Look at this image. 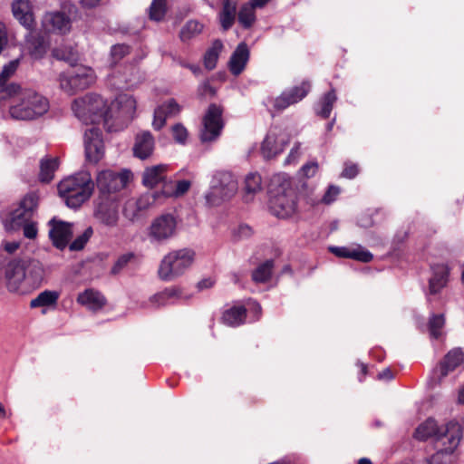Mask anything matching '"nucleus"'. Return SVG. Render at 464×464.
Listing matches in <instances>:
<instances>
[{
  "instance_id": "1",
  "label": "nucleus",
  "mask_w": 464,
  "mask_h": 464,
  "mask_svg": "<svg viewBox=\"0 0 464 464\" xmlns=\"http://www.w3.org/2000/svg\"><path fill=\"white\" fill-rule=\"evenodd\" d=\"M72 110L76 118L85 124L104 125L111 130L112 121L124 122L130 121L136 110V101L129 94L122 93L113 102L97 93H87L75 99Z\"/></svg>"
},
{
  "instance_id": "2",
  "label": "nucleus",
  "mask_w": 464,
  "mask_h": 464,
  "mask_svg": "<svg viewBox=\"0 0 464 464\" xmlns=\"http://www.w3.org/2000/svg\"><path fill=\"white\" fill-rule=\"evenodd\" d=\"M44 277V264L34 258H14L4 268V285L11 293H30L41 286Z\"/></svg>"
},
{
  "instance_id": "3",
  "label": "nucleus",
  "mask_w": 464,
  "mask_h": 464,
  "mask_svg": "<svg viewBox=\"0 0 464 464\" xmlns=\"http://www.w3.org/2000/svg\"><path fill=\"white\" fill-rule=\"evenodd\" d=\"M5 107H8L11 118L31 121L48 111L49 102L35 90L20 86L19 92L14 96L0 101V110Z\"/></svg>"
},
{
  "instance_id": "4",
  "label": "nucleus",
  "mask_w": 464,
  "mask_h": 464,
  "mask_svg": "<svg viewBox=\"0 0 464 464\" xmlns=\"http://www.w3.org/2000/svg\"><path fill=\"white\" fill-rule=\"evenodd\" d=\"M93 188L91 174L81 171L61 180L58 193L69 208H77L91 198Z\"/></svg>"
},
{
  "instance_id": "5",
  "label": "nucleus",
  "mask_w": 464,
  "mask_h": 464,
  "mask_svg": "<svg viewBox=\"0 0 464 464\" xmlns=\"http://www.w3.org/2000/svg\"><path fill=\"white\" fill-rule=\"evenodd\" d=\"M269 193V209L274 216L286 218L295 212V195L287 177L284 175L275 176L271 182Z\"/></svg>"
},
{
  "instance_id": "6",
  "label": "nucleus",
  "mask_w": 464,
  "mask_h": 464,
  "mask_svg": "<svg viewBox=\"0 0 464 464\" xmlns=\"http://www.w3.org/2000/svg\"><path fill=\"white\" fill-rule=\"evenodd\" d=\"M238 190V182L229 171H217L211 179L208 191L205 194L209 207L219 206L230 200Z\"/></svg>"
},
{
  "instance_id": "7",
  "label": "nucleus",
  "mask_w": 464,
  "mask_h": 464,
  "mask_svg": "<svg viewBox=\"0 0 464 464\" xmlns=\"http://www.w3.org/2000/svg\"><path fill=\"white\" fill-rule=\"evenodd\" d=\"M195 253L191 249L182 248L168 253L161 260L159 276L164 281H171L180 276L193 264Z\"/></svg>"
},
{
  "instance_id": "8",
  "label": "nucleus",
  "mask_w": 464,
  "mask_h": 464,
  "mask_svg": "<svg viewBox=\"0 0 464 464\" xmlns=\"http://www.w3.org/2000/svg\"><path fill=\"white\" fill-rule=\"evenodd\" d=\"M95 81L96 74L94 71L84 65L75 66L69 72H62L58 76L61 90L70 95L91 87Z\"/></svg>"
},
{
  "instance_id": "9",
  "label": "nucleus",
  "mask_w": 464,
  "mask_h": 464,
  "mask_svg": "<svg viewBox=\"0 0 464 464\" xmlns=\"http://www.w3.org/2000/svg\"><path fill=\"white\" fill-rule=\"evenodd\" d=\"M178 234V220L172 214H162L152 219L147 230L150 242L162 245Z\"/></svg>"
},
{
  "instance_id": "10",
  "label": "nucleus",
  "mask_w": 464,
  "mask_h": 464,
  "mask_svg": "<svg viewBox=\"0 0 464 464\" xmlns=\"http://www.w3.org/2000/svg\"><path fill=\"white\" fill-rule=\"evenodd\" d=\"M463 433L462 426L458 422L451 420L446 424L444 435L447 440L440 441L442 447L437 450L430 459H427L428 464H448L450 456L458 448Z\"/></svg>"
},
{
  "instance_id": "11",
  "label": "nucleus",
  "mask_w": 464,
  "mask_h": 464,
  "mask_svg": "<svg viewBox=\"0 0 464 464\" xmlns=\"http://www.w3.org/2000/svg\"><path fill=\"white\" fill-rule=\"evenodd\" d=\"M222 110L216 104H210L202 120L199 138L202 142L216 140L223 129Z\"/></svg>"
},
{
  "instance_id": "12",
  "label": "nucleus",
  "mask_w": 464,
  "mask_h": 464,
  "mask_svg": "<svg viewBox=\"0 0 464 464\" xmlns=\"http://www.w3.org/2000/svg\"><path fill=\"white\" fill-rule=\"evenodd\" d=\"M72 27V19L63 11L46 12L41 20V32L44 34L66 35Z\"/></svg>"
},
{
  "instance_id": "13",
  "label": "nucleus",
  "mask_w": 464,
  "mask_h": 464,
  "mask_svg": "<svg viewBox=\"0 0 464 464\" xmlns=\"http://www.w3.org/2000/svg\"><path fill=\"white\" fill-rule=\"evenodd\" d=\"M38 198L34 194L26 195L19 206L11 213L9 223L5 224L6 229H15L22 224L30 221L36 209Z\"/></svg>"
},
{
  "instance_id": "14",
  "label": "nucleus",
  "mask_w": 464,
  "mask_h": 464,
  "mask_svg": "<svg viewBox=\"0 0 464 464\" xmlns=\"http://www.w3.org/2000/svg\"><path fill=\"white\" fill-rule=\"evenodd\" d=\"M85 157L89 162L97 163L104 156L105 149L102 132L98 128L92 127L84 132Z\"/></svg>"
},
{
  "instance_id": "15",
  "label": "nucleus",
  "mask_w": 464,
  "mask_h": 464,
  "mask_svg": "<svg viewBox=\"0 0 464 464\" xmlns=\"http://www.w3.org/2000/svg\"><path fill=\"white\" fill-rule=\"evenodd\" d=\"M128 181L125 173H116L112 170H102L98 173L96 184L103 195L115 193L123 188Z\"/></svg>"
},
{
  "instance_id": "16",
  "label": "nucleus",
  "mask_w": 464,
  "mask_h": 464,
  "mask_svg": "<svg viewBox=\"0 0 464 464\" xmlns=\"http://www.w3.org/2000/svg\"><path fill=\"white\" fill-rule=\"evenodd\" d=\"M20 64L19 59L10 61L5 64L0 72V101L14 96L20 90V84L14 82H9Z\"/></svg>"
},
{
  "instance_id": "17",
  "label": "nucleus",
  "mask_w": 464,
  "mask_h": 464,
  "mask_svg": "<svg viewBox=\"0 0 464 464\" xmlns=\"http://www.w3.org/2000/svg\"><path fill=\"white\" fill-rule=\"evenodd\" d=\"M288 142L289 139L285 133L276 129L270 130L262 142L261 153L265 159H272L281 153Z\"/></svg>"
},
{
  "instance_id": "18",
  "label": "nucleus",
  "mask_w": 464,
  "mask_h": 464,
  "mask_svg": "<svg viewBox=\"0 0 464 464\" xmlns=\"http://www.w3.org/2000/svg\"><path fill=\"white\" fill-rule=\"evenodd\" d=\"M94 218L101 224L113 227L119 221V206L113 199H102L95 207Z\"/></svg>"
},
{
  "instance_id": "19",
  "label": "nucleus",
  "mask_w": 464,
  "mask_h": 464,
  "mask_svg": "<svg viewBox=\"0 0 464 464\" xmlns=\"http://www.w3.org/2000/svg\"><path fill=\"white\" fill-rule=\"evenodd\" d=\"M49 226V237L53 246L58 249H64L72 237V224L52 218Z\"/></svg>"
},
{
  "instance_id": "20",
  "label": "nucleus",
  "mask_w": 464,
  "mask_h": 464,
  "mask_svg": "<svg viewBox=\"0 0 464 464\" xmlns=\"http://www.w3.org/2000/svg\"><path fill=\"white\" fill-rule=\"evenodd\" d=\"M464 362V354L460 349L450 351L443 361L432 372V382H440L448 373L460 366Z\"/></svg>"
},
{
  "instance_id": "21",
  "label": "nucleus",
  "mask_w": 464,
  "mask_h": 464,
  "mask_svg": "<svg viewBox=\"0 0 464 464\" xmlns=\"http://www.w3.org/2000/svg\"><path fill=\"white\" fill-rule=\"evenodd\" d=\"M156 197H158V194L153 196L150 193H147L139 198L128 199L123 207L124 217L130 221L136 220L143 211L155 203Z\"/></svg>"
},
{
  "instance_id": "22",
  "label": "nucleus",
  "mask_w": 464,
  "mask_h": 464,
  "mask_svg": "<svg viewBox=\"0 0 464 464\" xmlns=\"http://www.w3.org/2000/svg\"><path fill=\"white\" fill-rule=\"evenodd\" d=\"M181 111V106L174 100L169 99L155 109L152 121L155 130H160L168 118L175 117Z\"/></svg>"
},
{
  "instance_id": "23",
  "label": "nucleus",
  "mask_w": 464,
  "mask_h": 464,
  "mask_svg": "<svg viewBox=\"0 0 464 464\" xmlns=\"http://www.w3.org/2000/svg\"><path fill=\"white\" fill-rule=\"evenodd\" d=\"M14 18L28 30L34 28L35 21L29 0H14L12 4Z\"/></svg>"
},
{
  "instance_id": "24",
  "label": "nucleus",
  "mask_w": 464,
  "mask_h": 464,
  "mask_svg": "<svg viewBox=\"0 0 464 464\" xmlns=\"http://www.w3.org/2000/svg\"><path fill=\"white\" fill-rule=\"evenodd\" d=\"M188 298V296L185 295L179 287L172 286L153 295L149 302L153 307H161L177 304L179 301Z\"/></svg>"
},
{
  "instance_id": "25",
  "label": "nucleus",
  "mask_w": 464,
  "mask_h": 464,
  "mask_svg": "<svg viewBox=\"0 0 464 464\" xmlns=\"http://www.w3.org/2000/svg\"><path fill=\"white\" fill-rule=\"evenodd\" d=\"M445 430L446 426L439 427L435 420L428 419L418 426L414 437L419 440H426L429 438L434 437L437 441L440 442L447 440V437L444 435Z\"/></svg>"
},
{
  "instance_id": "26",
  "label": "nucleus",
  "mask_w": 464,
  "mask_h": 464,
  "mask_svg": "<svg viewBox=\"0 0 464 464\" xmlns=\"http://www.w3.org/2000/svg\"><path fill=\"white\" fill-rule=\"evenodd\" d=\"M432 276L429 281V295H437L445 287L448 281L449 268L444 264H437L431 266Z\"/></svg>"
},
{
  "instance_id": "27",
  "label": "nucleus",
  "mask_w": 464,
  "mask_h": 464,
  "mask_svg": "<svg viewBox=\"0 0 464 464\" xmlns=\"http://www.w3.org/2000/svg\"><path fill=\"white\" fill-rule=\"evenodd\" d=\"M249 59V50L245 43L237 45L232 53L228 65L229 70L234 75H239L246 68Z\"/></svg>"
},
{
  "instance_id": "28",
  "label": "nucleus",
  "mask_w": 464,
  "mask_h": 464,
  "mask_svg": "<svg viewBox=\"0 0 464 464\" xmlns=\"http://www.w3.org/2000/svg\"><path fill=\"white\" fill-rule=\"evenodd\" d=\"M153 150L154 139L150 132L143 131L137 134L133 147V152L137 158L145 160L152 154Z\"/></svg>"
},
{
  "instance_id": "29",
  "label": "nucleus",
  "mask_w": 464,
  "mask_h": 464,
  "mask_svg": "<svg viewBox=\"0 0 464 464\" xmlns=\"http://www.w3.org/2000/svg\"><path fill=\"white\" fill-rule=\"evenodd\" d=\"M77 302L89 310L97 311L105 305L106 299L99 291L90 288L78 295Z\"/></svg>"
},
{
  "instance_id": "30",
  "label": "nucleus",
  "mask_w": 464,
  "mask_h": 464,
  "mask_svg": "<svg viewBox=\"0 0 464 464\" xmlns=\"http://www.w3.org/2000/svg\"><path fill=\"white\" fill-rule=\"evenodd\" d=\"M329 251L338 257L352 258L365 263L372 259V255L362 247L329 246Z\"/></svg>"
},
{
  "instance_id": "31",
  "label": "nucleus",
  "mask_w": 464,
  "mask_h": 464,
  "mask_svg": "<svg viewBox=\"0 0 464 464\" xmlns=\"http://www.w3.org/2000/svg\"><path fill=\"white\" fill-rule=\"evenodd\" d=\"M167 169L168 166L165 164L146 168L142 174V184L146 187L153 188L160 182H163Z\"/></svg>"
},
{
  "instance_id": "32",
  "label": "nucleus",
  "mask_w": 464,
  "mask_h": 464,
  "mask_svg": "<svg viewBox=\"0 0 464 464\" xmlns=\"http://www.w3.org/2000/svg\"><path fill=\"white\" fill-rule=\"evenodd\" d=\"M59 167V159L54 157H45L40 161L39 179L42 182H50L54 176V172Z\"/></svg>"
},
{
  "instance_id": "33",
  "label": "nucleus",
  "mask_w": 464,
  "mask_h": 464,
  "mask_svg": "<svg viewBox=\"0 0 464 464\" xmlns=\"http://www.w3.org/2000/svg\"><path fill=\"white\" fill-rule=\"evenodd\" d=\"M246 309L244 306H233L223 313V323L228 326H238L244 323Z\"/></svg>"
},
{
  "instance_id": "34",
  "label": "nucleus",
  "mask_w": 464,
  "mask_h": 464,
  "mask_svg": "<svg viewBox=\"0 0 464 464\" xmlns=\"http://www.w3.org/2000/svg\"><path fill=\"white\" fill-rule=\"evenodd\" d=\"M237 9V1H224L222 11L219 14V22L224 30H228L234 24Z\"/></svg>"
},
{
  "instance_id": "35",
  "label": "nucleus",
  "mask_w": 464,
  "mask_h": 464,
  "mask_svg": "<svg viewBox=\"0 0 464 464\" xmlns=\"http://www.w3.org/2000/svg\"><path fill=\"white\" fill-rule=\"evenodd\" d=\"M246 200H250L251 197L262 189V178L257 172L248 173L245 178Z\"/></svg>"
},
{
  "instance_id": "36",
  "label": "nucleus",
  "mask_w": 464,
  "mask_h": 464,
  "mask_svg": "<svg viewBox=\"0 0 464 464\" xmlns=\"http://www.w3.org/2000/svg\"><path fill=\"white\" fill-rule=\"evenodd\" d=\"M336 100L337 97L334 90L325 93L317 103L316 113L324 119L328 118Z\"/></svg>"
},
{
  "instance_id": "37",
  "label": "nucleus",
  "mask_w": 464,
  "mask_h": 464,
  "mask_svg": "<svg viewBox=\"0 0 464 464\" xmlns=\"http://www.w3.org/2000/svg\"><path fill=\"white\" fill-rule=\"evenodd\" d=\"M223 50V44L220 40L213 42L204 55V65L208 70H213L218 63L219 53Z\"/></svg>"
},
{
  "instance_id": "38",
  "label": "nucleus",
  "mask_w": 464,
  "mask_h": 464,
  "mask_svg": "<svg viewBox=\"0 0 464 464\" xmlns=\"http://www.w3.org/2000/svg\"><path fill=\"white\" fill-rule=\"evenodd\" d=\"M58 298L59 295L57 292L45 290L31 300L30 306L32 308L50 306L55 304Z\"/></svg>"
},
{
  "instance_id": "39",
  "label": "nucleus",
  "mask_w": 464,
  "mask_h": 464,
  "mask_svg": "<svg viewBox=\"0 0 464 464\" xmlns=\"http://www.w3.org/2000/svg\"><path fill=\"white\" fill-rule=\"evenodd\" d=\"M204 25L197 20H189L181 28L179 36L181 41L187 42L200 34Z\"/></svg>"
},
{
  "instance_id": "40",
  "label": "nucleus",
  "mask_w": 464,
  "mask_h": 464,
  "mask_svg": "<svg viewBox=\"0 0 464 464\" xmlns=\"http://www.w3.org/2000/svg\"><path fill=\"white\" fill-rule=\"evenodd\" d=\"M255 7L249 3L242 5L238 12V22L245 28H249L256 21Z\"/></svg>"
},
{
  "instance_id": "41",
  "label": "nucleus",
  "mask_w": 464,
  "mask_h": 464,
  "mask_svg": "<svg viewBox=\"0 0 464 464\" xmlns=\"http://www.w3.org/2000/svg\"><path fill=\"white\" fill-rule=\"evenodd\" d=\"M272 270L273 262L266 261L253 271L252 278L256 283H265L271 277Z\"/></svg>"
},
{
  "instance_id": "42",
  "label": "nucleus",
  "mask_w": 464,
  "mask_h": 464,
  "mask_svg": "<svg viewBox=\"0 0 464 464\" xmlns=\"http://www.w3.org/2000/svg\"><path fill=\"white\" fill-rule=\"evenodd\" d=\"M445 325V317L443 314H431L429 319V331L433 338H439Z\"/></svg>"
},
{
  "instance_id": "43",
  "label": "nucleus",
  "mask_w": 464,
  "mask_h": 464,
  "mask_svg": "<svg viewBox=\"0 0 464 464\" xmlns=\"http://www.w3.org/2000/svg\"><path fill=\"white\" fill-rule=\"evenodd\" d=\"M310 84L307 82H303L298 86H294L285 90V92L290 96L295 103L302 101L309 92Z\"/></svg>"
},
{
  "instance_id": "44",
  "label": "nucleus",
  "mask_w": 464,
  "mask_h": 464,
  "mask_svg": "<svg viewBox=\"0 0 464 464\" xmlns=\"http://www.w3.org/2000/svg\"><path fill=\"white\" fill-rule=\"evenodd\" d=\"M53 55L58 60L65 61L70 64L75 63L78 59L77 52L71 46L65 48H54Z\"/></svg>"
},
{
  "instance_id": "45",
  "label": "nucleus",
  "mask_w": 464,
  "mask_h": 464,
  "mask_svg": "<svg viewBox=\"0 0 464 464\" xmlns=\"http://www.w3.org/2000/svg\"><path fill=\"white\" fill-rule=\"evenodd\" d=\"M167 0H153L150 6V18L154 21H160L167 11Z\"/></svg>"
},
{
  "instance_id": "46",
  "label": "nucleus",
  "mask_w": 464,
  "mask_h": 464,
  "mask_svg": "<svg viewBox=\"0 0 464 464\" xmlns=\"http://www.w3.org/2000/svg\"><path fill=\"white\" fill-rule=\"evenodd\" d=\"M93 234L92 227H88L82 235L77 237L69 246L70 250H82Z\"/></svg>"
},
{
  "instance_id": "47",
  "label": "nucleus",
  "mask_w": 464,
  "mask_h": 464,
  "mask_svg": "<svg viewBox=\"0 0 464 464\" xmlns=\"http://www.w3.org/2000/svg\"><path fill=\"white\" fill-rule=\"evenodd\" d=\"M158 194V197L155 198L156 201H161L165 198H174V187L173 180H165L162 182V187L160 191H157L154 193H150V195L155 196Z\"/></svg>"
},
{
  "instance_id": "48",
  "label": "nucleus",
  "mask_w": 464,
  "mask_h": 464,
  "mask_svg": "<svg viewBox=\"0 0 464 464\" xmlns=\"http://www.w3.org/2000/svg\"><path fill=\"white\" fill-rule=\"evenodd\" d=\"M270 102L273 108L276 111H283L290 105L295 104L285 91H284L279 96L272 99Z\"/></svg>"
},
{
  "instance_id": "49",
  "label": "nucleus",
  "mask_w": 464,
  "mask_h": 464,
  "mask_svg": "<svg viewBox=\"0 0 464 464\" xmlns=\"http://www.w3.org/2000/svg\"><path fill=\"white\" fill-rule=\"evenodd\" d=\"M172 137L176 142L179 144H185L188 138V132L186 127L181 123H177L171 128Z\"/></svg>"
},
{
  "instance_id": "50",
  "label": "nucleus",
  "mask_w": 464,
  "mask_h": 464,
  "mask_svg": "<svg viewBox=\"0 0 464 464\" xmlns=\"http://www.w3.org/2000/svg\"><path fill=\"white\" fill-rule=\"evenodd\" d=\"M174 198L184 196L190 188L191 182L188 179L173 180Z\"/></svg>"
},
{
  "instance_id": "51",
  "label": "nucleus",
  "mask_w": 464,
  "mask_h": 464,
  "mask_svg": "<svg viewBox=\"0 0 464 464\" xmlns=\"http://www.w3.org/2000/svg\"><path fill=\"white\" fill-rule=\"evenodd\" d=\"M134 254L132 253H125L118 257L114 266L111 268V272L113 274L120 273L127 265L134 259Z\"/></svg>"
},
{
  "instance_id": "52",
  "label": "nucleus",
  "mask_w": 464,
  "mask_h": 464,
  "mask_svg": "<svg viewBox=\"0 0 464 464\" xmlns=\"http://www.w3.org/2000/svg\"><path fill=\"white\" fill-rule=\"evenodd\" d=\"M251 235L252 229L246 224L239 225L232 230V236L235 240L248 238Z\"/></svg>"
},
{
  "instance_id": "53",
  "label": "nucleus",
  "mask_w": 464,
  "mask_h": 464,
  "mask_svg": "<svg viewBox=\"0 0 464 464\" xmlns=\"http://www.w3.org/2000/svg\"><path fill=\"white\" fill-rule=\"evenodd\" d=\"M301 156V145L300 143H296L290 150L288 156L285 160V165H292L296 164L298 159Z\"/></svg>"
},
{
  "instance_id": "54",
  "label": "nucleus",
  "mask_w": 464,
  "mask_h": 464,
  "mask_svg": "<svg viewBox=\"0 0 464 464\" xmlns=\"http://www.w3.org/2000/svg\"><path fill=\"white\" fill-rule=\"evenodd\" d=\"M23 227L24 236L29 239H34L37 236L38 229L36 224L32 221L25 222L21 226Z\"/></svg>"
},
{
  "instance_id": "55",
  "label": "nucleus",
  "mask_w": 464,
  "mask_h": 464,
  "mask_svg": "<svg viewBox=\"0 0 464 464\" xmlns=\"http://www.w3.org/2000/svg\"><path fill=\"white\" fill-rule=\"evenodd\" d=\"M317 170H318L317 162L312 161V162L304 164L302 167V169H300V174L303 177L311 178L316 174Z\"/></svg>"
},
{
  "instance_id": "56",
  "label": "nucleus",
  "mask_w": 464,
  "mask_h": 464,
  "mask_svg": "<svg viewBox=\"0 0 464 464\" xmlns=\"http://www.w3.org/2000/svg\"><path fill=\"white\" fill-rule=\"evenodd\" d=\"M340 193V188L336 186H330L324 195L322 201L325 204H330L334 202L336 198V197Z\"/></svg>"
},
{
  "instance_id": "57",
  "label": "nucleus",
  "mask_w": 464,
  "mask_h": 464,
  "mask_svg": "<svg viewBox=\"0 0 464 464\" xmlns=\"http://www.w3.org/2000/svg\"><path fill=\"white\" fill-rule=\"evenodd\" d=\"M359 173V169L356 164L346 163L342 172V177L347 179H353Z\"/></svg>"
},
{
  "instance_id": "58",
  "label": "nucleus",
  "mask_w": 464,
  "mask_h": 464,
  "mask_svg": "<svg viewBox=\"0 0 464 464\" xmlns=\"http://www.w3.org/2000/svg\"><path fill=\"white\" fill-rule=\"evenodd\" d=\"M130 47L125 44H116L111 48V55L115 58H122L124 55L129 53Z\"/></svg>"
},
{
  "instance_id": "59",
  "label": "nucleus",
  "mask_w": 464,
  "mask_h": 464,
  "mask_svg": "<svg viewBox=\"0 0 464 464\" xmlns=\"http://www.w3.org/2000/svg\"><path fill=\"white\" fill-rule=\"evenodd\" d=\"M7 44V32L4 23L0 22V53Z\"/></svg>"
},
{
  "instance_id": "60",
  "label": "nucleus",
  "mask_w": 464,
  "mask_h": 464,
  "mask_svg": "<svg viewBox=\"0 0 464 464\" xmlns=\"http://www.w3.org/2000/svg\"><path fill=\"white\" fill-rule=\"evenodd\" d=\"M83 9H92L100 5L102 0H78Z\"/></svg>"
},
{
  "instance_id": "61",
  "label": "nucleus",
  "mask_w": 464,
  "mask_h": 464,
  "mask_svg": "<svg viewBox=\"0 0 464 464\" xmlns=\"http://www.w3.org/2000/svg\"><path fill=\"white\" fill-rule=\"evenodd\" d=\"M19 246L20 244L16 241L3 243L4 249L9 254L14 253L18 249Z\"/></svg>"
},
{
  "instance_id": "62",
  "label": "nucleus",
  "mask_w": 464,
  "mask_h": 464,
  "mask_svg": "<svg viewBox=\"0 0 464 464\" xmlns=\"http://www.w3.org/2000/svg\"><path fill=\"white\" fill-rule=\"evenodd\" d=\"M213 285H214V280H212L211 278H205L197 284V287L199 290H204V289H208V288L212 287Z\"/></svg>"
},
{
  "instance_id": "63",
  "label": "nucleus",
  "mask_w": 464,
  "mask_h": 464,
  "mask_svg": "<svg viewBox=\"0 0 464 464\" xmlns=\"http://www.w3.org/2000/svg\"><path fill=\"white\" fill-rule=\"evenodd\" d=\"M378 379L380 380H391L392 379V372L389 368L384 369L378 373Z\"/></svg>"
},
{
  "instance_id": "64",
  "label": "nucleus",
  "mask_w": 464,
  "mask_h": 464,
  "mask_svg": "<svg viewBox=\"0 0 464 464\" xmlns=\"http://www.w3.org/2000/svg\"><path fill=\"white\" fill-rule=\"evenodd\" d=\"M271 0H251L250 4L255 8H263L265 7Z\"/></svg>"
}]
</instances>
